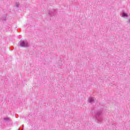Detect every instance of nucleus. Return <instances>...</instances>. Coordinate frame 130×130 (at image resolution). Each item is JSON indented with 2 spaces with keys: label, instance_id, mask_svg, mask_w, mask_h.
<instances>
[{
  "label": "nucleus",
  "instance_id": "f257e3e1",
  "mask_svg": "<svg viewBox=\"0 0 130 130\" xmlns=\"http://www.w3.org/2000/svg\"><path fill=\"white\" fill-rule=\"evenodd\" d=\"M103 112V110H99L96 112L94 115V117L95 119L98 120V121H103L104 120V118L102 117V112Z\"/></svg>",
  "mask_w": 130,
  "mask_h": 130
},
{
  "label": "nucleus",
  "instance_id": "f03ea898",
  "mask_svg": "<svg viewBox=\"0 0 130 130\" xmlns=\"http://www.w3.org/2000/svg\"><path fill=\"white\" fill-rule=\"evenodd\" d=\"M20 42V43L18 45V47H25L26 48H28V47L30 46V44L27 40L22 41V40H21Z\"/></svg>",
  "mask_w": 130,
  "mask_h": 130
},
{
  "label": "nucleus",
  "instance_id": "1a4fd4ad",
  "mask_svg": "<svg viewBox=\"0 0 130 130\" xmlns=\"http://www.w3.org/2000/svg\"><path fill=\"white\" fill-rule=\"evenodd\" d=\"M24 129V126H23V128L22 129V130Z\"/></svg>",
  "mask_w": 130,
  "mask_h": 130
},
{
  "label": "nucleus",
  "instance_id": "39448f33",
  "mask_svg": "<svg viewBox=\"0 0 130 130\" xmlns=\"http://www.w3.org/2000/svg\"><path fill=\"white\" fill-rule=\"evenodd\" d=\"M94 98H90L89 99H88V102L89 103H91L92 104V103H94Z\"/></svg>",
  "mask_w": 130,
  "mask_h": 130
},
{
  "label": "nucleus",
  "instance_id": "423d86ee",
  "mask_svg": "<svg viewBox=\"0 0 130 130\" xmlns=\"http://www.w3.org/2000/svg\"><path fill=\"white\" fill-rule=\"evenodd\" d=\"M121 17H122V18H127V17H128V14H127V13L123 12L122 13Z\"/></svg>",
  "mask_w": 130,
  "mask_h": 130
},
{
  "label": "nucleus",
  "instance_id": "7ed1b4c3",
  "mask_svg": "<svg viewBox=\"0 0 130 130\" xmlns=\"http://www.w3.org/2000/svg\"><path fill=\"white\" fill-rule=\"evenodd\" d=\"M57 12L54 11V10H49L48 12V14L49 16L50 17H52V16H54L56 15Z\"/></svg>",
  "mask_w": 130,
  "mask_h": 130
},
{
  "label": "nucleus",
  "instance_id": "20e7f679",
  "mask_svg": "<svg viewBox=\"0 0 130 130\" xmlns=\"http://www.w3.org/2000/svg\"><path fill=\"white\" fill-rule=\"evenodd\" d=\"M1 21L2 22H5V21H7V14H4L2 16V17L0 19Z\"/></svg>",
  "mask_w": 130,
  "mask_h": 130
},
{
  "label": "nucleus",
  "instance_id": "6e6552de",
  "mask_svg": "<svg viewBox=\"0 0 130 130\" xmlns=\"http://www.w3.org/2000/svg\"><path fill=\"white\" fill-rule=\"evenodd\" d=\"M15 6L16 8L18 9L19 8V6H20V4L18 2H16Z\"/></svg>",
  "mask_w": 130,
  "mask_h": 130
},
{
  "label": "nucleus",
  "instance_id": "0eeeda50",
  "mask_svg": "<svg viewBox=\"0 0 130 130\" xmlns=\"http://www.w3.org/2000/svg\"><path fill=\"white\" fill-rule=\"evenodd\" d=\"M4 121H7V122H10V118L9 117H5L3 119Z\"/></svg>",
  "mask_w": 130,
  "mask_h": 130
},
{
  "label": "nucleus",
  "instance_id": "9d476101",
  "mask_svg": "<svg viewBox=\"0 0 130 130\" xmlns=\"http://www.w3.org/2000/svg\"><path fill=\"white\" fill-rule=\"evenodd\" d=\"M129 23H130V19H129Z\"/></svg>",
  "mask_w": 130,
  "mask_h": 130
}]
</instances>
